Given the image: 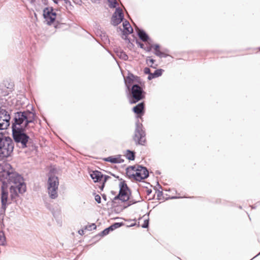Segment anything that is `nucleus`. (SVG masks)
Masks as SVG:
<instances>
[{"mask_svg":"<svg viewBox=\"0 0 260 260\" xmlns=\"http://www.w3.org/2000/svg\"><path fill=\"white\" fill-rule=\"evenodd\" d=\"M0 180L5 185L10 186L11 200L16 202L19 194L26 191V185L22 177L13 172L10 164L4 162L0 164Z\"/></svg>","mask_w":260,"mask_h":260,"instance_id":"1","label":"nucleus"},{"mask_svg":"<svg viewBox=\"0 0 260 260\" xmlns=\"http://www.w3.org/2000/svg\"><path fill=\"white\" fill-rule=\"evenodd\" d=\"M36 114L28 110L14 113L12 120V128H26L29 124L34 123Z\"/></svg>","mask_w":260,"mask_h":260,"instance_id":"2","label":"nucleus"},{"mask_svg":"<svg viewBox=\"0 0 260 260\" xmlns=\"http://www.w3.org/2000/svg\"><path fill=\"white\" fill-rule=\"evenodd\" d=\"M14 144L9 137H5L0 133V160L10 156L13 153Z\"/></svg>","mask_w":260,"mask_h":260,"instance_id":"3","label":"nucleus"},{"mask_svg":"<svg viewBox=\"0 0 260 260\" xmlns=\"http://www.w3.org/2000/svg\"><path fill=\"white\" fill-rule=\"evenodd\" d=\"M26 128H12V136L14 141L22 148L27 147V144L31 140L29 137L25 133Z\"/></svg>","mask_w":260,"mask_h":260,"instance_id":"4","label":"nucleus"},{"mask_svg":"<svg viewBox=\"0 0 260 260\" xmlns=\"http://www.w3.org/2000/svg\"><path fill=\"white\" fill-rule=\"evenodd\" d=\"M47 184V190L49 197L51 199H56L58 197L57 191L59 185L58 177L53 174L49 175Z\"/></svg>","mask_w":260,"mask_h":260,"instance_id":"5","label":"nucleus"},{"mask_svg":"<svg viewBox=\"0 0 260 260\" xmlns=\"http://www.w3.org/2000/svg\"><path fill=\"white\" fill-rule=\"evenodd\" d=\"M146 134L143 129V126L139 120H138L136 122V127L135 129L133 140L136 145H144L146 142Z\"/></svg>","mask_w":260,"mask_h":260,"instance_id":"6","label":"nucleus"},{"mask_svg":"<svg viewBox=\"0 0 260 260\" xmlns=\"http://www.w3.org/2000/svg\"><path fill=\"white\" fill-rule=\"evenodd\" d=\"M131 93L130 103L135 104L141 101L145 98V92L142 88L138 84L132 85L130 90H128Z\"/></svg>","mask_w":260,"mask_h":260,"instance_id":"7","label":"nucleus"},{"mask_svg":"<svg viewBox=\"0 0 260 260\" xmlns=\"http://www.w3.org/2000/svg\"><path fill=\"white\" fill-rule=\"evenodd\" d=\"M119 191L118 194L115 196L112 200V203H115L116 201L119 200L122 202H125L129 200V197L128 192L130 190L128 188L125 181H121L119 183Z\"/></svg>","mask_w":260,"mask_h":260,"instance_id":"8","label":"nucleus"},{"mask_svg":"<svg viewBox=\"0 0 260 260\" xmlns=\"http://www.w3.org/2000/svg\"><path fill=\"white\" fill-rule=\"evenodd\" d=\"M135 174H129V177H132L136 181H141L149 176V172L146 167L138 165L136 169Z\"/></svg>","mask_w":260,"mask_h":260,"instance_id":"9","label":"nucleus"},{"mask_svg":"<svg viewBox=\"0 0 260 260\" xmlns=\"http://www.w3.org/2000/svg\"><path fill=\"white\" fill-rule=\"evenodd\" d=\"M10 119L8 112L5 109L0 108V130L7 128L10 124Z\"/></svg>","mask_w":260,"mask_h":260,"instance_id":"10","label":"nucleus"},{"mask_svg":"<svg viewBox=\"0 0 260 260\" xmlns=\"http://www.w3.org/2000/svg\"><path fill=\"white\" fill-rule=\"evenodd\" d=\"M8 185H5L3 184L1 187V203H2V209L4 211H5L7 205L11 203L10 200L8 199L9 193L7 190Z\"/></svg>","mask_w":260,"mask_h":260,"instance_id":"11","label":"nucleus"},{"mask_svg":"<svg viewBox=\"0 0 260 260\" xmlns=\"http://www.w3.org/2000/svg\"><path fill=\"white\" fill-rule=\"evenodd\" d=\"M124 19V15L122 9L119 8H116L115 12L112 15L111 23L114 26L118 25Z\"/></svg>","mask_w":260,"mask_h":260,"instance_id":"12","label":"nucleus"},{"mask_svg":"<svg viewBox=\"0 0 260 260\" xmlns=\"http://www.w3.org/2000/svg\"><path fill=\"white\" fill-rule=\"evenodd\" d=\"M43 16L44 18L48 23H53L56 17V13L53 12L52 8H46L43 11Z\"/></svg>","mask_w":260,"mask_h":260,"instance_id":"13","label":"nucleus"},{"mask_svg":"<svg viewBox=\"0 0 260 260\" xmlns=\"http://www.w3.org/2000/svg\"><path fill=\"white\" fill-rule=\"evenodd\" d=\"M140 78L136 76H135L132 73H129L128 76L126 78H124V83L125 86L128 90H130V88L132 86L133 82H140Z\"/></svg>","mask_w":260,"mask_h":260,"instance_id":"14","label":"nucleus"},{"mask_svg":"<svg viewBox=\"0 0 260 260\" xmlns=\"http://www.w3.org/2000/svg\"><path fill=\"white\" fill-rule=\"evenodd\" d=\"M144 102H142L138 104L137 105H136L133 108V111L135 113L138 115V118H141L142 116L144 114Z\"/></svg>","mask_w":260,"mask_h":260,"instance_id":"15","label":"nucleus"},{"mask_svg":"<svg viewBox=\"0 0 260 260\" xmlns=\"http://www.w3.org/2000/svg\"><path fill=\"white\" fill-rule=\"evenodd\" d=\"M136 30L139 38L143 42H147L150 40L148 35L143 29L136 27Z\"/></svg>","mask_w":260,"mask_h":260,"instance_id":"16","label":"nucleus"},{"mask_svg":"<svg viewBox=\"0 0 260 260\" xmlns=\"http://www.w3.org/2000/svg\"><path fill=\"white\" fill-rule=\"evenodd\" d=\"M90 176L94 182H96L101 180L103 177V174L101 172L95 170L92 171L90 173Z\"/></svg>","mask_w":260,"mask_h":260,"instance_id":"17","label":"nucleus"},{"mask_svg":"<svg viewBox=\"0 0 260 260\" xmlns=\"http://www.w3.org/2000/svg\"><path fill=\"white\" fill-rule=\"evenodd\" d=\"M104 160L113 164H120L124 161V159L121 158L120 155H118L116 157L110 156L104 158Z\"/></svg>","mask_w":260,"mask_h":260,"instance_id":"18","label":"nucleus"},{"mask_svg":"<svg viewBox=\"0 0 260 260\" xmlns=\"http://www.w3.org/2000/svg\"><path fill=\"white\" fill-rule=\"evenodd\" d=\"M123 26L124 27L123 32L130 34L133 32V29L132 26H131L129 23L127 21L125 20L123 23Z\"/></svg>","mask_w":260,"mask_h":260,"instance_id":"19","label":"nucleus"},{"mask_svg":"<svg viewBox=\"0 0 260 260\" xmlns=\"http://www.w3.org/2000/svg\"><path fill=\"white\" fill-rule=\"evenodd\" d=\"M115 52L117 54V55L122 59H123L124 60H127L128 58V56L126 55V54L122 50L117 49L116 50H115Z\"/></svg>","mask_w":260,"mask_h":260,"instance_id":"20","label":"nucleus"},{"mask_svg":"<svg viewBox=\"0 0 260 260\" xmlns=\"http://www.w3.org/2000/svg\"><path fill=\"white\" fill-rule=\"evenodd\" d=\"M125 156L127 159L134 160L135 158V152L129 150H127Z\"/></svg>","mask_w":260,"mask_h":260,"instance_id":"21","label":"nucleus"},{"mask_svg":"<svg viewBox=\"0 0 260 260\" xmlns=\"http://www.w3.org/2000/svg\"><path fill=\"white\" fill-rule=\"evenodd\" d=\"M6 244V240L4 233L0 231V245L4 246Z\"/></svg>","mask_w":260,"mask_h":260,"instance_id":"22","label":"nucleus"},{"mask_svg":"<svg viewBox=\"0 0 260 260\" xmlns=\"http://www.w3.org/2000/svg\"><path fill=\"white\" fill-rule=\"evenodd\" d=\"M112 228H111L110 226L106 229H105L104 230H103L102 232H101L100 234H99V235L100 236H106L111 231H113L111 229Z\"/></svg>","mask_w":260,"mask_h":260,"instance_id":"23","label":"nucleus"},{"mask_svg":"<svg viewBox=\"0 0 260 260\" xmlns=\"http://www.w3.org/2000/svg\"><path fill=\"white\" fill-rule=\"evenodd\" d=\"M123 225L122 222H115L114 224L110 225L111 228H112V230L113 231L117 228H120Z\"/></svg>","mask_w":260,"mask_h":260,"instance_id":"24","label":"nucleus"},{"mask_svg":"<svg viewBox=\"0 0 260 260\" xmlns=\"http://www.w3.org/2000/svg\"><path fill=\"white\" fill-rule=\"evenodd\" d=\"M164 70L162 69H157L153 73V75L157 78L160 76L162 75Z\"/></svg>","mask_w":260,"mask_h":260,"instance_id":"25","label":"nucleus"},{"mask_svg":"<svg viewBox=\"0 0 260 260\" xmlns=\"http://www.w3.org/2000/svg\"><path fill=\"white\" fill-rule=\"evenodd\" d=\"M110 3L109 7L110 8H116L118 5L117 2L116 0H108Z\"/></svg>","mask_w":260,"mask_h":260,"instance_id":"26","label":"nucleus"},{"mask_svg":"<svg viewBox=\"0 0 260 260\" xmlns=\"http://www.w3.org/2000/svg\"><path fill=\"white\" fill-rule=\"evenodd\" d=\"M96 228V226L94 223H92L89 225L85 226L84 228L85 230L88 231H91L92 229L95 230Z\"/></svg>","mask_w":260,"mask_h":260,"instance_id":"27","label":"nucleus"},{"mask_svg":"<svg viewBox=\"0 0 260 260\" xmlns=\"http://www.w3.org/2000/svg\"><path fill=\"white\" fill-rule=\"evenodd\" d=\"M156 55L160 58H162L167 57V56H169V54L166 53L165 52H162L160 51V52L157 51V54H156Z\"/></svg>","mask_w":260,"mask_h":260,"instance_id":"28","label":"nucleus"},{"mask_svg":"<svg viewBox=\"0 0 260 260\" xmlns=\"http://www.w3.org/2000/svg\"><path fill=\"white\" fill-rule=\"evenodd\" d=\"M151 48H153L154 50H155V55L157 54V51H160V50H159V45L158 44L154 45V46L151 45Z\"/></svg>","mask_w":260,"mask_h":260,"instance_id":"29","label":"nucleus"},{"mask_svg":"<svg viewBox=\"0 0 260 260\" xmlns=\"http://www.w3.org/2000/svg\"><path fill=\"white\" fill-rule=\"evenodd\" d=\"M155 60L153 59H149L147 60V63L150 65V66L154 69L156 68V65L155 66H153V64Z\"/></svg>","mask_w":260,"mask_h":260,"instance_id":"30","label":"nucleus"},{"mask_svg":"<svg viewBox=\"0 0 260 260\" xmlns=\"http://www.w3.org/2000/svg\"><path fill=\"white\" fill-rule=\"evenodd\" d=\"M149 226V219H145L144 221V223L142 225V227L143 228L146 229Z\"/></svg>","mask_w":260,"mask_h":260,"instance_id":"31","label":"nucleus"},{"mask_svg":"<svg viewBox=\"0 0 260 260\" xmlns=\"http://www.w3.org/2000/svg\"><path fill=\"white\" fill-rule=\"evenodd\" d=\"M94 199L95 201L98 203H101V198L99 194H95V193H94Z\"/></svg>","mask_w":260,"mask_h":260,"instance_id":"32","label":"nucleus"},{"mask_svg":"<svg viewBox=\"0 0 260 260\" xmlns=\"http://www.w3.org/2000/svg\"><path fill=\"white\" fill-rule=\"evenodd\" d=\"M136 168H137V167H136L135 166H129L126 169L127 170V174H128V175L129 176V174H131V173L129 172V170L131 169L132 171H136Z\"/></svg>","mask_w":260,"mask_h":260,"instance_id":"33","label":"nucleus"},{"mask_svg":"<svg viewBox=\"0 0 260 260\" xmlns=\"http://www.w3.org/2000/svg\"><path fill=\"white\" fill-rule=\"evenodd\" d=\"M129 202H128V206H130V205H132L134 204H135L138 202H139L140 201H136V200H130V199H129Z\"/></svg>","mask_w":260,"mask_h":260,"instance_id":"34","label":"nucleus"},{"mask_svg":"<svg viewBox=\"0 0 260 260\" xmlns=\"http://www.w3.org/2000/svg\"><path fill=\"white\" fill-rule=\"evenodd\" d=\"M144 73L145 74H150L151 73L150 69L149 68H148V67L145 68L144 69Z\"/></svg>","mask_w":260,"mask_h":260,"instance_id":"35","label":"nucleus"},{"mask_svg":"<svg viewBox=\"0 0 260 260\" xmlns=\"http://www.w3.org/2000/svg\"><path fill=\"white\" fill-rule=\"evenodd\" d=\"M103 178H104V181L103 182H104V183H105V182L110 178H111V177H110L109 176H108V175H103Z\"/></svg>","mask_w":260,"mask_h":260,"instance_id":"36","label":"nucleus"},{"mask_svg":"<svg viewBox=\"0 0 260 260\" xmlns=\"http://www.w3.org/2000/svg\"><path fill=\"white\" fill-rule=\"evenodd\" d=\"M155 78H156V77L154 76V75H153V73H150V74H148V80H150Z\"/></svg>","mask_w":260,"mask_h":260,"instance_id":"37","label":"nucleus"},{"mask_svg":"<svg viewBox=\"0 0 260 260\" xmlns=\"http://www.w3.org/2000/svg\"><path fill=\"white\" fill-rule=\"evenodd\" d=\"M162 196V192L161 191L158 190L157 192V197L158 199H160V197Z\"/></svg>","mask_w":260,"mask_h":260,"instance_id":"38","label":"nucleus"},{"mask_svg":"<svg viewBox=\"0 0 260 260\" xmlns=\"http://www.w3.org/2000/svg\"><path fill=\"white\" fill-rule=\"evenodd\" d=\"M64 2V3L69 6H71V2L70 1V0H63Z\"/></svg>","mask_w":260,"mask_h":260,"instance_id":"39","label":"nucleus"},{"mask_svg":"<svg viewBox=\"0 0 260 260\" xmlns=\"http://www.w3.org/2000/svg\"><path fill=\"white\" fill-rule=\"evenodd\" d=\"M78 233L81 235H84V230L83 229H81V230H79L78 231Z\"/></svg>","mask_w":260,"mask_h":260,"instance_id":"40","label":"nucleus"},{"mask_svg":"<svg viewBox=\"0 0 260 260\" xmlns=\"http://www.w3.org/2000/svg\"><path fill=\"white\" fill-rule=\"evenodd\" d=\"M152 192V190L151 189H147V195H150Z\"/></svg>","mask_w":260,"mask_h":260,"instance_id":"41","label":"nucleus"},{"mask_svg":"<svg viewBox=\"0 0 260 260\" xmlns=\"http://www.w3.org/2000/svg\"><path fill=\"white\" fill-rule=\"evenodd\" d=\"M104 186H105V183H104V182H103L102 185L100 187V188L102 190H103Z\"/></svg>","mask_w":260,"mask_h":260,"instance_id":"42","label":"nucleus"},{"mask_svg":"<svg viewBox=\"0 0 260 260\" xmlns=\"http://www.w3.org/2000/svg\"><path fill=\"white\" fill-rule=\"evenodd\" d=\"M103 198L104 200L106 201V196L105 194L102 195Z\"/></svg>","mask_w":260,"mask_h":260,"instance_id":"43","label":"nucleus"},{"mask_svg":"<svg viewBox=\"0 0 260 260\" xmlns=\"http://www.w3.org/2000/svg\"><path fill=\"white\" fill-rule=\"evenodd\" d=\"M139 45H140V47H141V48H143V46H144V45H143V44H142V43H140V44H139Z\"/></svg>","mask_w":260,"mask_h":260,"instance_id":"44","label":"nucleus"},{"mask_svg":"<svg viewBox=\"0 0 260 260\" xmlns=\"http://www.w3.org/2000/svg\"><path fill=\"white\" fill-rule=\"evenodd\" d=\"M52 1L55 4H57L58 3V0H52Z\"/></svg>","mask_w":260,"mask_h":260,"instance_id":"45","label":"nucleus"},{"mask_svg":"<svg viewBox=\"0 0 260 260\" xmlns=\"http://www.w3.org/2000/svg\"><path fill=\"white\" fill-rule=\"evenodd\" d=\"M111 193L113 194H115V192L114 191H111Z\"/></svg>","mask_w":260,"mask_h":260,"instance_id":"46","label":"nucleus"},{"mask_svg":"<svg viewBox=\"0 0 260 260\" xmlns=\"http://www.w3.org/2000/svg\"><path fill=\"white\" fill-rule=\"evenodd\" d=\"M113 176H114V177H115L117 178H119V177H118V176H115V175H113Z\"/></svg>","mask_w":260,"mask_h":260,"instance_id":"47","label":"nucleus"},{"mask_svg":"<svg viewBox=\"0 0 260 260\" xmlns=\"http://www.w3.org/2000/svg\"><path fill=\"white\" fill-rule=\"evenodd\" d=\"M259 254H260V252L255 256H257L259 255Z\"/></svg>","mask_w":260,"mask_h":260,"instance_id":"48","label":"nucleus"},{"mask_svg":"<svg viewBox=\"0 0 260 260\" xmlns=\"http://www.w3.org/2000/svg\"><path fill=\"white\" fill-rule=\"evenodd\" d=\"M255 256H254V257H252V258H251V260H252L254 259V258L255 257Z\"/></svg>","mask_w":260,"mask_h":260,"instance_id":"49","label":"nucleus"},{"mask_svg":"<svg viewBox=\"0 0 260 260\" xmlns=\"http://www.w3.org/2000/svg\"><path fill=\"white\" fill-rule=\"evenodd\" d=\"M255 256H254V257H252V258H251V260H252L254 259V258L255 257Z\"/></svg>","mask_w":260,"mask_h":260,"instance_id":"50","label":"nucleus"},{"mask_svg":"<svg viewBox=\"0 0 260 260\" xmlns=\"http://www.w3.org/2000/svg\"><path fill=\"white\" fill-rule=\"evenodd\" d=\"M255 256H254V257H252V258H251V260H252L254 259V258L255 257Z\"/></svg>","mask_w":260,"mask_h":260,"instance_id":"51","label":"nucleus"},{"mask_svg":"<svg viewBox=\"0 0 260 260\" xmlns=\"http://www.w3.org/2000/svg\"><path fill=\"white\" fill-rule=\"evenodd\" d=\"M172 198L175 199V198H177V197H173Z\"/></svg>","mask_w":260,"mask_h":260,"instance_id":"52","label":"nucleus"},{"mask_svg":"<svg viewBox=\"0 0 260 260\" xmlns=\"http://www.w3.org/2000/svg\"><path fill=\"white\" fill-rule=\"evenodd\" d=\"M259 50H260V48H259Z\"/></svg>","mask_w":260,"mask_h":260,"instance_id":"53","label":"nucleus"}]
</instances>
